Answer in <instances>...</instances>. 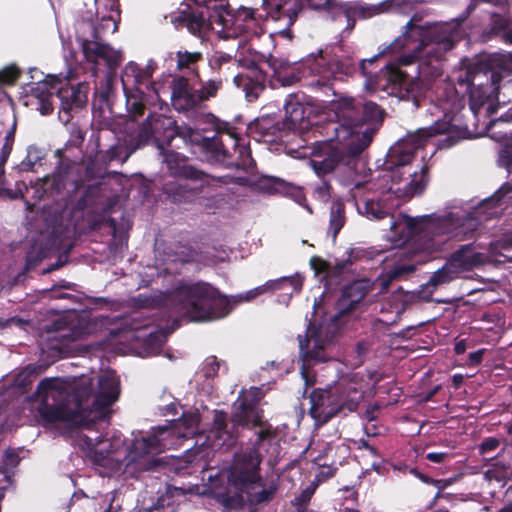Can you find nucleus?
<instances>
[{"mask_svg": "<svg viewBox=\"0 0 512 512\" xmlns=\"http://www.w3.org/2000/svg\"><path fill=\"white\" fill-rule=\"evenodd\" d=\"M196 77L200 83L197 91L202 103L215 97L218 91L222 89L223 79L221 76L206 81H201L198 74H196Z\"/></svg>", "mask_w": 512, "mask_h": 512, "instance_id": "nucleus-30", "label": "nucleus"}, {"mask_svg": "<svg viewBox=\"0 0 512 512\" xmlns=\"http://www.w3.org/2000/svg\"><path fill=\"white\" fill-rule=\"evenodd\" d=\"M343 512H358V511L354 510V509H345Z\"/></svg>", "mask_w": 512, "mask_h": 512, "instance_id": "nucleus-62", "label": "nucleus"}, {"mask_svg": "<svg viewBox=\"0 0 512 512\" xmlns=\"http://www.w3.org/2000/svg\"><path fill=\"white\" fill-rule=\"evenodd\" d=\"M119 394V380L112 370L101 371L95 379L89 375L45 378L38 384L34 408L43 421L87 427L86 432L78 434V444L95 464L107 468L108 473L119 472L122 468L128 474L151 470L157 465L158 454L193 436H196V445L212 450L233 443L232 434L226 430V415L220 411H215L213 428L207 435L197 433L200 418L198 413L192 412L148 432L133 431L129 438H123L117 431L102 437L89 425L105 418V409Z\"/></svg>", "mask_w": 512, "mask_h": 512, "instance_id": "nucleus-1", "label": "nucleus"}, {"mask_svg": "<svg viewBox=\"0 0 512 512\" xmlns=\"http://www.w3.org/2000/svg\"><path fill=\"white\" fill-rule=\"evenodd\" d=\"M459 37L455 25L423 26L413 17L401 36L376 56L361 61L365 89L382 91L399 99L416 96L425 81L441 74L440 61Z\"/></svg>", "mask_w": 512, "mask_h": 512, "instance_id": "nucleus-3", "label": "nucleus"}, {"mask_svg": "<svg viewBox=\"0 0 512 512\" xmlns=\"http://www.w3.org/2000/svg\"><path fill=\"white\" fill-rule=\"evenodd\" d=\"M380 321L384 322V323H391V322L395 321V318H383V319H380Z\"/></svg>", "mask_w": 512, "mask_h": 512, "instance_id": "nucleus-59", "label": "nucleus"}, {"mask_svg": "<svg viewBox=\"0 0 512 512\" xmlns=\"http://www.w3.org/2000/svg\"><path fill=\"white\" fill-rule=\"evenodd\" d=\"M173 133H174V130H171V131L169 132V134H168V137L172 139V138H173Z\"/></svg>", "mask_w": 512, "mask_h": 512, "instance_id": "nucleus-63", "label": "nucleus"}, {"mask_svg": "<svg viewBox=\"0 0 512 512\" xmlns=\"http://www.w3.org/2000/svg\"><path fill=\"white\" fill-rule=\"evenodd\" d=\"M132 152L123 155V148L120 146H111L106 153L99 154L96 159H91L86 164V180L102 178L106 173L107 164L111 161H120L124 163Z\"/></svg>", "mask_w": 512, "mask_h": 512, "instance_id": "nucleus-25", "label": "nucleus"}, {"mask_svg": "<svg viewBox=\"0 0 512 512\" xmlns=\"http://www.w3.org/2000/svg\"><path fill=\"white\" fill-rule=\"evenodd\" d=\"M500 441L497 438H487L480 445V452L482 454L492 452L498 448Z\"/></svg>", "mask_w": 512, "mask_h": 512, "instance_id": "nucleus-47", "label": "nucleus"}, {"mask_svg": "<svg viewBox=\"0 0 512 512\" xmlns=\"http://www.w3.org/2000/svg\"><path fill=\"white\" fill-rule=\"evenodd\" d=\"M484 477L488 481L496 480L497 482H501L504 478V472H498L490 469L484 473Z\"/></svg>", "mask_w": 512, "mask_h": 512, "instance_id": "nucleus-49", "label": "nucleus"}, {"mask_svg": "<svg viewBox=\"0 0 512 512\" xmlns=\"http://www.w3.org/2000/svg\"><path fill=\"white\" fill-rule=\"evenodd\" d=\"M88 87L85 83L76 86L69 85L65 78L57 75H48L45 80L37 82L32 87L33 97L39 106L38 111L42 115H48L53 111L52 97L56 95L60 100L61 110L68 114L74 109L81 108L87 101Z\"/></svg>", "mask_w": 512, "mask_h": 512, "instance_id": "nucleus-13", "label": "nucleus"}, {"mask_svg": "<svg viewBox=\"0 0 512 512\" xmlns=\"http://www.w3.org/2000/svg\"><path fill=\"white\" fill-rule=\"evenodd\" d=\"M355 205L360 215L368 219H381L388 215L387 208L382 206L380 202L373 199L357 200L356 195H353Z\"/></svg>", "mask_w": 512, "mask_h": 512, "instance_id": "nucleus-29", "label": "nucleus"}, {"mask_svg": "<svg viewBox=\"0 0 512 512\" xmlns=\"http://www.w3.org/2000/svg\"><path fill=\"white\" fill-rule=\"evenodd\" d=\"M510 205L512 186L506 183L472 212L456 209L441 215L415 218L402 214L391 216L387 238L394 247H398L415 236V243L423 251H441L450 240L461 241L469 238L481 222L497 217Z\"/></svg>", "mask_w": 512, "mask_h": 512, "instance_id": "nucleus-5", "label": "nucleus"}, {"mask_svg": "<svg viewBox=\"0 0 512 512\" xmlns=\"http://www.w3.org/2000/svg\"><path fill=\"white\" fill-rule=\"evenodd\" d=\"M44 153L35 146H29L26 158L17 166L20 172L33 171L36 164L43 159Z\"/></svg>", "mask_w": 512, "mask_h": 512, "instance_id": "nucleus-37", "label": "nucleus"}, {"mask_svg": "<svg viewBox=\"0 0 512 512\" xmlns=\"http://www.w3.org/2000/svg\"><path fill=\"white\" fill-rule=\"evenodd\" d=\"M329 108L334 119L324 127L326 139L306 147L304 156H311L309 164L318 177L335 171L344 185L358 189L369 184L362 175L365 163L360 154L379 128L382 110L346 95L331 101Z\"/></svg>", "mask_w": 512, "mask_h": 512, "instance_id": "nucleus-4", "label": "nucleus"}, {"mask_svg": "<svg viewBox=\"0 0 512 512\" xmlns=\"http://www.w3.org/2000/svg\"><path fill=\"white\" fill-rule=\"evenodd\" d=\"M330 196V185L326 180H322L313 189V197L321 202H327Z\"/></svg>", "mask_w": 512, "mask_h": 512, "instance_id": "nucleus-44", "label": "nucleus"}, {"mask_svg": "<svg viewBox=\"0 0 512 512\" xmlns=\"http://www.w3.org/2000/svg\"><path fill=\"white\" fill-rule=\"evenodd\" d=\"M160 154L163 156V161L167 165V169L171 175L176 177H183L191 180H203L205 175L187 163V159L180 153L170 150H165L159 146Z\"/></svg>", "mask_w": 512, "mask_h": 512, "instance_id": "nucleus-24", "label": "nucleus"}, {"mask_svg": "<svg viewBox=\"0 0 512 512\" xmlns=\"http://www.w3.org/2000/svg\"><path fill=\"white\" fill-rule=\"evenodd\" d=\"M499 512H512V502L504 506Z\"/></svg>", "mask_w": 512, "mask_h": 512, "instance_id": "nucleus-56", "label": "nucleus"}, {"mask_svg": "<svg viewBox=\"0 0 512 512\" xmlns=\"http://www.w3.org/2000/svg\"><path fill=\"white\" fill-rule=\"evenodd\" d=\"M491 33L500 36L506 43L512 44V21H507L500 16H494Z\"/></svg>", "mask_w": 512, "mask_h": 512, "instance_id": "nucleus-36", "label": "nucleus"}, {"mask_svg": "<svg viewBox=\"0 0 512 512\" xmlns=\"http://www.w3.org/2000/svg\"><path fill=\"white\" fill-rule=\"evenodd\" d=\"M32 368H26L23 372H21L16 378V384L18 386H25L27 383V378L32 374Z\"/></svg>", "mask_w": 512, "mask_h": 512, "instance_id": "nucleus-50", "label": "nucleus"}, {"mask_svg": "<svg viewBox=\"0 0 512 512\" xmlns=\"http://www.w3.org/2000/svg\"><path fill=\"white\" fill-rule=\"evenodd\" d=\"M274 281H282V283L277 284L270 291H282L284 296H291L293 293L300 292L303 285V277L300 274H295L294 276L289 277H281L275 279Z\"/></svg>", "mask_w": 512, "mask_h": 512, "instance_id": "nucleus-31", "label": "nucleus"}, {"mask_svg": "<svg viewBox=\"0 0 512 512\" xmlns=\"http://www.w3.org/2000/svg\"><path fill=\"white\" fill-rule=\"evenodd\" d=\"M150 76V66L141 68L134 62H129L122 72L127 110L135 116L142 115L147 105L155 104L160 98L159 90L150 83Z\"/></svg>", "mask_w": 512, "mask_h": 512, "instance_id": "nucleus-15", "label": "nucleus"}, {"mask_svg": "<svg viewBox=\"0 0 512 512\" xmlns=\"http://www.w3.org/2000/svg\"><path fill=\"white\" fill-rule=\"evenodd\" d=\"M226 6L225 0H195L185 12L188 30L200 37L210 31L222 39L237 38L242 35L248 21L239 19L240 8L232 14Z\"/></svg>", "mask_w": 512, "mask_h": 512, "instance_id": "nucleus-9", "label": "nucleus"}, {"mask_svg": "<svg viewBox=\"0 0 512 512\" xmlns=\"http://www.w3.org/2000/svg\"><path fill=\"white\" fill-rule=\"evenodd\" d=\"M269 9L275 10L272 17L275 19H281L283 17H288L290 20L293 15H295V1L294 0H268Z\"/></svg>", "mask_w": 512, "mask_h": 512, "instance_id": "nucleus-34", "label": "nucleus"}, {"mask_svg": "<svg viewBox=\"0 0 512 512\" xmlns=\"http://www.w3.org/2000/svg\"><path fill=\"white\" fill-rule=\"evenodd\" d=\"M284 127L288 130L301 131L307 126L310 108L304 103L303 95L291 94L284 104Z\"/></svg>", "mask_w": 512, "mask_h": 512, "instance_id": "nucleus-22", "label": "nucleus"}, {"mask_svg": "<svg viewBox=\"0 0 512 512\" xmlns=\"http://www.w3.org/2000/svg\"><path fill=\"white\" fill-rule=\"evenodd\" d=\"M282 281H267L243 293L230 297L222 295L216 288L205 282L181 284L173 291L154 295L139 294L136 302L140 307H159L187 317L191 321H213L227 316L234 307L250 302L270 292Z\"/></svg>", "mask_w": 512, "mask_h": 512, "instance_id": "nucleus-6", "label": "nucleus"}, {"mask_svg": "<svg viewBox=\"0 0 512 512\" xmlns=\"http://www.w3.org/2000/svg\"><path fill=\"white\" fill-rule=\"evenodd\" d=\"M345 223L344 205L343 203L336 201L331 206L329 229L333 239L336 238L339 231L342 229Z\"/></svg>", "mask_w": 512, "mask_h": 512, "instance_id": "nucleus-33", "label": "nucleus"}, {"mask_svg": "<svg viewBox=\"0 0 512 512\" xmlns=\"http://www.w3.org/2000/svg\"><path fill=\"white\" fill-rule=\"evenodd\" d=\"M366 383L356 374L341 378L333 387V395L340 406V413L355 411L364 399Z\"/></svg>", "mask_w": 512, "mask_h": 512, "instance_id": "nucleus-17", "label": "nucleus"}, {"mask_svg": "<svg viewBox=\"0 0 512 512\" xmlns=\"http://www.w3.org/2000/svg\"><path fill=\"white\" fill-rule=\"evenodd\" d=\"M87 334V329L80 321L68 325L58 324L49 337L50 348L59 354H70L77 350V342Z\"/></svg>", "mask_w": 512, "mask_h": 512, "instance_id": "nucleus-19", "label": "nucleus"}, {"mask_svg": "<svg viewBox=\"0 0 512 512\" xmlns=\"http://www.w3.org/2000/svg\"><path fill=\"white\" fill-rule=\"evenodd\" d=\"M310 414L316 422L324 424L333 416L340 413L331 387L329 389H316L310 395Z\"/></svg>", "mask_w": 512, "mask_h": 512, "instance_id": "nucleus-21", "label": "nucleus"}, {"mask_svg": "<svg viewBox=\"0 0 512 512\" xmlns=\"http://www.w3.org/2000/svg\"><path fill=\"white\" fill-rule=\"evenodd\" d=\"M512 248V237L503 241L490 243L488 253L476 251L472 244L462 245L453 252L445 264L435 271L428 280V285L437 287L450 283L459 278L464 272L489 262L492 256L496 255L500 249Z\"/></svg>", "mask_w": 512, "mask_h": 512, "instance_id": "nucleus-12", "label": "nucleus"}, {"mask_svg": "<svg viewBox=\"0 0 512 512\" xmlns=\"http://www.w3.org/2000/svg\"><path fill=\"white\" fill-rule=\"evenodd\" d=\"M426 458L433 463H445L451 458L448 452H429Z\"/></svg>", "mask_w": 512, "mask_h": 512, "instance_id": "nucleus-48", "label": "nucleus"}, {"mask_svg": "<svg viewBox=\"0 0 512 512\" xmlns=\"http://www.w3.org/2000/svg\"><path fill=\"white\" fill-rule=\"evenodd\" d=\"M268 435V431L260 430L253 447L236 453L231 466L226 470L229 486L235 490L240 502L245 498L251 504L267 502L276 491V484L264 481L259 474L261 449Z\"/></svg>", "mask_w": 512, "mask_h": 512, "instance_id": "nucleus-7", "label": "nucleus"}, {"mask_svg": "<svg viewBox=\"0 0 512 512\" xmlns=\"http://www.w3.org/2000/svg\"><path fill=\"white\" fill-rule=\"evenodd\" d=\"M315 463L320 466V467H326L328 466V463L326 461H322V456L319 455L318 457L315 458Z\"/></svg>", "mask_w": 512, "mask_h": 512, "instance_id": "nucleus-55", "label": "nucleus"}, {"mask_svg": "<svg viewBox=\"0 0 512 512\" xmlns=\"http://www.w3.org/2000/svg\"><path fill=\"white\" fill-rule=\"evenodd\" d=\"M358 350H359V352H360V351H363V350H364L363 346H362V345H359V346H358Z\"/></svg>", "mask_w": 512, "mask_h": 512, "instance_id": "nucleus-64", "label": "nucleus"}, {"mask_svg": "<svg viewBox=\"0 0 512 512\" xmlns=\"http://www.w3.org/2000/svg\"><path fill=\"white\" fill-rule=\"evenodd\" d=\"M457 353H462L464 351V346H462L460 343L456 345L455 347Z\"/></svg>", "mask_w": 512, "mask_h": 512, "instance_id": "nucleus-58", "label": "nucleus"}, {"mask_svg": "<svg viewBox=\"0 0 512 512\" xmlns=\"http://www.w3.org/2000/svg\"><path fill=\"white\" fill-rule=\"evenodd\" d=\"M63 181L64 180L62 179V177L59 174H55L53 176L52 182L55 185V188L57 190H59L61 188V186L63 185Z\"/></svg>", "mask_w": 512, "mask_h": 512, "instance_id": "nucleus-54", "label": "nucleus"}, {"mask_svg": "<svg viewBox=\"0 0 512 512\" xmlns=\"http://www.w3.org/2000/svg\"><path fill=\"white\" fill-rule=\"evenodd\" d=\"M117 498L118 493L116 491H111L97 498V502L103 512H119L121 504Z\"/></svg>", "mask_w": 512, "mask_h": 512, "instance_id": "nucleus-41", "label": "nucleus"}, {"mask_svg": "<svg viewBox=\"0 0 512 512\" xmlns=\"http://www.w3.org/2000/svg\"><path fill=\"white\" fill-rule=\"evenodd\" d=\"M333 475V471L329 468V471L326 473L327 477H330Z\"/></svg>", "mask_w": 512, "mask_h": 512, "instance_id": "nucleus-61", "label": "nucleus"}, {"mask_svg": "<svg viewBox=\"0 0 512 512\" xmlns=\"http://www.w3.org/2000/svg\"><path fill=\"white\" fill-rule=\"evenodd\" d=\"M37 83L33 84L29 87V89H26V92H31L30 95L27 96V100L25 101V105H33L36 106V109L38 110V105L36 104V99L33 97L32 87H35Z\"/></svg>", "mask_w": 512, "mask_h": 512, "instance_id": "nucleus-52", "label": "nucleus"}, {"mask_svg": "<svg viewBox=\"0 0 512 512\" xmlns=\"http://www.w3.org/2000/svg\"><path fill=\"white\" fill-rule=\"evenodd\" d=\"M16 124L14 123L11 129L6 133L5 142L0 153V177L5 173V164L11 154L14 138H15Z\"/></svg>", "mask_w": 512, "mask_h": 512, "instance_id": "nucleus-38", "label": "nucleus"}, {"mask_svg": "<svg viewBox=\"0 0 512 512\" xmlns=\"http://www.w3.org/2000/svg\"><path fill=\"white\" fill-rule=\"evenodd\" d=\"M416 4V0H386L380 4L378 11H394L401 14H409L415 9Z\"/></svg>", "mask_w": 512, "mask_h": 512, "instance_id": "nucleus-35", "label": "nucleus"}, {"mask_svg": "<svg viewBox=\"0 0 512 512\" xmlns=\"http://www.w3.org/2000/svg\"><path fill=\"white\" fill-rule=\"evenodd\" d=\"M164 121H167L168 124H171L169 119H164L161 116H157L156 118H149L147 124L143 128V137L148 138L152 135H155L160 127L164 126Z\"/></svg>", "mask_w": 512, "mask_h": 512, "instance_id": "nucleus-42", "label": "nucleus"}, {"mask_svg": "<svg viewBox=\"0 0 512 512\" xmlns=\"http://www.w3.org/2000/svg\"><path fill=\"white\" fill-rule=\"evenodd\" d=\"M511 74L512 52L493 53L481 60L463 62L451 78L438 80L429 108L437 117L434 124L408 134L391 147L386 169L378 176L377 184H369V189L398 198L420 194L427 177L425 167L415 169L410 165L415 152L436 136L440 138L433 145L447 149L480 134L499 107L502 78Z\"/></svg>", "mask_w": 512, "mask_h": 512, "instance_id": "nucleus-2", "label": "nucleus"}, {"mask_svg": "<svg viewBox=\"0 0 512 512\" xmlns=\"http://www.w3.org/2000/svg\"><path fill=\"white\" fill-rule=\"evenodd\" d=\"M336 19L340 21H345L347 23V27H353L354 21L349 17V14L344 10H339L336 15Z\"/></svg>", "mask_w": 512, "mask_h": 512, "instance_id": "nucleus-51", "label": "nucleus"}, {"mask_svg": "<svg viewBox=\"0 0 512 512\" xmlns=\"http://www.w3.org/2000/svg\"><path fill=\"white\" fill-rule=\"evenodd\" d=\"M262 397L260 388L243 390L234 404L232 421L241 426L257 425L261 418L257 404Z\"/></svg>", "mask_w": 512, "mask_h": 512, "instance_id": "nucleus-18", "label": "nucleus"}, {"mask_svg": "<svg viewBox=\"0 0 512 512\" xmlns=\"http://www.w3.org/2000/svg\"><path fill=\"white\" fill-rule=\"evenodd\" d=\"M170 87L171 103L177 111L188 112L202 105L195 84L187 78L175 77Z\"/></svg>", "mask_w": 512, "mask_h": 512, "instance_id": "nucleus-20", "label": "nucleus"}, {"mask_svg": "<svg viewBox=\"0 0 512 512\" xmlns=\"http://www.w3.org/2000/svg\"><path fill=\"white\" fill-rule=\"evenodd\" d=\"M3 463L6 469L13 468L19 463V455L16 450L8 449L4 453Z\"/></svg>", "mask_w": 512, "mask_h": 512, "instance_id": "nucleus-45", "label": "nucleus"}, {"mask_svg": "<svg viewBox=\"0 0 512 512\" xmlns=\"http://www.w3.org/2000/svg\"><path fill=\"white\" fill-rule=\"evenodd\" d=\"M512 124V106L507 112L502 114L497 119H488L486 126H483L481 131H485L490 138L495 141L512 142V129L509 126Z\"/></svg>", "mask_w": 512, "mask_h": 512, "instance_id": "nucleus-26", "label": "nucleus"}, {"mask_svg": "<svg viewBox=\"0 0 512 512\" xmlns=\"http://www.w3.org/2000/svg\"><path fill=\"white\" fill-rule=\"evenodd\" d=\"M483 353H484L483 350H477V351L471 353L469 356L470 361L472 363H476V364L480 363L482 360V357H483Z\"/></svg>", "mask_w": 512, "mask_h": 512, "instance_id": "nucleus-53", "label": "nucleus"}, {"mask_svg": "<svg viewBox=\"0 0 512 512\" xmlns=\"http://www.w3.org/2000/svg\"><path fill=\"white\" fill-rule=\"evenodd\" d=\"M238 42V49L235 55L222 51H215L208 58V65L211 70L216 71L220 76L227 78L233 76V82L245 92L248 101H254L263 91L264 74L257 67V55L249 53L244 55L245 46Z\"/></svg>", "mask_w": 512, "mask_h": 512, "instance_id": "nucleus-11", "label": "nucleus"}, {"mask_svg": "<svg viewBox=\"0 0 512 512\" xmlns=\"http://www.w3.org/2000/svg\"><path fill=\"white\" fill-rule=\"evenodd\" d=\"M202 59L200 52H177V68L179 70L188 69L194 71V65Z\"/></svg>", "mask_w": 512, "mask_h": 512, "instance_id": "nucleus-40", "label": "nucleus"}, {"mask_svg": "<svg viewBox=\"0 0 512 512\" xmlns=\"http://www.w3.org/2000/svg\"><path fill=\"white\" fill-rule=\"evenodd\" d=\"M268 193L279 192L291 197L296 203L306 206V198L300 187L294 186L281 179H265L261 186Z\"/></svg>", "mask_w": 512, "mask_h": 512, "instance_id": "nucleus-27", "label": "nucleus"}, {"mask_svg": "<svg viewBox=\"0 0 512 512\" xmlns=\"http://www.w3.org/2000/svg\"><path fill=\"white\" fill-rule=\"evenodd\" d=\"M219 370V362L215 357H209L205 361L204 366V375L206 377H213L217 374Z\"/></svg>", "mask_w": 512, "mask_h": 512, "instance_id": "nucleus-46", "label": "nucleus"}, {"mask_svg": "<svg viewBox=\"0 0 512 512\" xmlns=\"http://www.w3.org/2000/svg\"><path fill=\"white\" fill-rule=\"evenodd\" d=\"M332 446L330 444H327V446L324 448V454L328 455L332 451Z\"/></svg>", "mask_w": 512, "mask_h": 512, "instance_id": "nucleus-57", "label": "nucleus"}, {"mask_svg": "<svg viewBox=\"0 0 512 512\" xmlns=\"http://www.w3.org/2000/svg\"><path fill=\"white\" fill-rule=\"evenodd\" d=\"M274 71V77L282 86H290L308 75L318 77L308 84L311 86H326L333 79H340L351 71V61L342 60L332 55L330 47L319 49L309 54L299 64H291L284 59L269 61Z\"/></svg>", "mask_w": 512, "mask_h": 512, "instance_id": "nucleus-8", "label": "nucleus"}, {"mask_svg": "<svg viewBox=\"0 0 512 512\" xmlns=\"http://www.w3.org/2000/svg\"><path fill=\"white\" fill-rule=\"evenodd\" d=\"M415 268L414 263H398L389 272L380 274L374 280L363 278L348 284L344 287L339 300L340 310H352L365 297L371 285L384 291L393 280L407 277Z\"/></svg>", "mask_w": 512, "mask_h": 512, "instance_id": "nucleus-16", "label": "nucleus"}, {"mask_svg": "<svg viewBox=\"0 0 512 512\" xmlns=\"http://www.w3.org/2000/svg\"><path fill=\"white\" fill-rule=\"evenodd\" d=\"M381 256H382V251L379 249H376L374 247H369V248L354 247L348 251L347 261L350 264H354V263L364 264V263H368L370 261H375V260H377L378 263H381L384 260H386V257L381 258Z\"/></svg>", "mask_w": 512, "mask_h": 512, "instance_id": "nucleus-28", "label": "nucleus"}, {"mask_svg": "<svg viewBox=\"0 0 512 512\" xmlns=\"http://www.w3.org/2000/svg\"><path fill=\"white\" fill-rule=\"evenodd\" d=\"M312 493H313V490H312V491H309V492H308V491H305V492H304V494H303V496H304V497L309 498V497H310V495H311Z\"/></svg>", "mask_w": 512, "mask_h": 512, "instance_id": "nucleus-60", "label": "nucleus"}, {"mask_svg": "<svg viewBox=\"0 0 512 512\" xmlns=\"http://www.w3.org/2000/svg\"><path fill=\"white\" fill-rule=\"evenodd\" d=\"M338 326L336 321L329 323H320L316 325L310 322L305 336L299 335L300 357L302 361L301 375L306 386L315 382V374L312 367L316 363L329 360L328 349L337 333Z\"/></svg>", "mask_w": 512, "mask_h": 512, "instance_id": "nucleus-14", "label": "nucleus"}, {"mask_svg": "<svg viewBox=\"0 0 512 512\" xmlns=\"http://www.w3.org/2000/svg\"><path fill=\"white\" fill-rule=\"evenodd\" d=\"M109 2L111 14L103 16L97 23L92 20L78 21L76 37L88 62L95 64L103 62L108 68L115 69L123 60L122 52L102 42L105 34L114 33L118 29L115 17L118 15L117 0H109Z\"/></svg>", "mask_w": 512, "mask_h": 512, "instance_id": "nucleus-10", "label": "nucleus"}, {"mask_svg": "<svg viewBox=\"0 0 512 512\" xmlns=\"http://www.w3.org/2000/svg\"><path fill=\"white\" fill-rule=\"evenodd\" d=\"M19 69L10 65L0 70V84L3 85H12L15 83L17 78L19 77Z\"/></svg>", "mask_w": 512, "mask_h": 512, "instance_id": "nucleus-43", "label": "nucleus"}, {"mask_svg": "<svg viewBox=\"0 0 512 512\" xmlns=\"http://www.w3.org/2000/svg\"><path fill=\"white\" fill-rule=\"evenodd\" d=\"M189 139L192 143L203 146L205 149L213 152L216 156L226 157L229 155L227 147L228 142L234 147L237 146L238 140L231 131L219 132L214 137H202L197 132L190 130Z\"/></svg>", "mask_w": 512, "mask_h": 512, "instance_id": "nucleus-23", "label": "nucleus"}, {"mask_svg": "<svg viewBox=\"0 0 512 512\" xmlns=\"http://www.w3.org/2000/svg\"><path fill=\"white\" fill-rule=\"evenodd\" d=\"M240 20H247L246 29L243 34L246 38L259 36L263 33L261 21L255 17V11L251 8L240 7Z\"/></svg>", "mask_w": 512, "mask_h": 512, "instance_id": "nucleus-32", "label": "nucleus"}, {"mask_svg": "<svg viewBox=\"0 0 512 512\" xmlns=\"http://www.w3.org/2000/svg\"><path fill=\"white\" fill-rule=\"evenodd\" d=\"M168 331L164 329H153L147 334V346L149 354L154 355L165 342Z\"/></svg>", "mask_w": 512, "mask_h": 512, "instance_id": "nucleus-39", "label": "nucleus"}]
</instances>
